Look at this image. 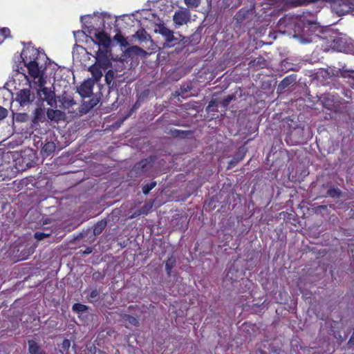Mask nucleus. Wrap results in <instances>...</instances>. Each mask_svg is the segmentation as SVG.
<instances>
[{"mask_svg":"<svg viewBox=\"0 0 354 354\" xmlns=\"http://www.w3.org/2000/svg\"><path fill=\"white\" fill-rule=\"evenodd\" d=\"M8 110L6 108L0 106V120L6 118L8 115Z\"/></svg>","mask_w":354,"mask_h":354,"instance_id":"ea45409f","label":"nucleus"},{"mask_svg":"<svg viewBox=\"0 0 354 354\" xmlns=\"http://www.w3.org/2000/svg\"><path fill=\"white\" fill-rule=\"evenodd\" d=\"M185 4L189 9H196L201 4V0H184Z\"/></svg>","mask_w":354,"mask_h":354,"instance_id":"c756f323","label":"nucleus"},{"mask_svg":"<svg viewBox=\"0 0 354 354\" xmlns=\"http://www.w3.org/2000/svg\"><path fill=\"white\" fill-rule=\"evenodd\" d=\"M339 10L337 12L339 15H344L351 10H354V0H340L339 3Z\"/></svg>","mask_w":354,"mask_h":354,"instance_id":"1a4fd4ad","label":"nucleus"},{"mask_svg":"<svg viewBox=\"0 0 354 354\" xmlns=\"http://www.w3.org/2000/svg\"><path fill=\"white\" fill-rule=\"evenodd\" d=\"M266 65V60L262 56H259L256 59H252L249 62V66L250 68H255L256 70L263 68Z\"/></svg>","mask_w":354,"mask_h":354,"instance_id":"2eb2a0df","label":"nucleus"},{"mask_svg":"<svg viewBox=\"0 0 354 354\" xmlns=\"http://www.w3.org/2000/svg\"><path fill=\"white\" fill-rule=\"evenodd\" d=\"M72 310L76 313L82 314L88 310V307L86 305L76 303L73 306Z\"/></svg>","mask_w":354,"mask_h":354,"instance_id":"a878e982","label":"nucleus"},{"mask_svg":"<svg viewBox=\"0 0 354 354\" xmlns=\"http://www.w3.org/2000/svg\"><path fill=\"white\" fill-rule=\"evenodd\" d=\"M88 350L91 354H96L97 348L94 345H93L88 348Z\"/></svg>","mask_w":354,"mask_h":354,"instance_id":"c03bdc74","label":"nucleus"},{"mask_svg":"<svg viewBox=\"0 0 354 354\" xmlns=\"http://www.w3.org/2000/svg\"><path fill=\"white\" fill-rule=\"evenodd\" d=\"M259 352L260 353V354H267L266 352H265L264 351H263L261 349H259Z\"/></svg>","mask_w":354,"mask_h":354,"instance_id":"de8ad7c7","label":"nucleus"},{"mask_svg":"<svg viewBox=\"0 0 354 354\" xmlns=\"http://www.w3.org/2000/svg\"><path fill=\"white\" fill-rule=\"evenodd\" d=\"M152 209V204H145L140 209L142 214L147 215Z\"/></svg>","mask_w":354,"mask_h":354,"instance_id":"4c0bfd02","label":"nucleus"},{"mask_svg":"<svg viewBox=\"0 0 354 354\" xmlns=\"http://www.w3.org/2000/svg\"><path fill=\"white\" fill-rule=\"evenodd\" d=\"M71 346V342L68 339H64L62 344V349L61 352L64 353V352H67Z\"/></svg>","mask_w":354,"mask_h":354,"instance_id":"e433bc0d","label":"nucleus"},{"mask_svg":"<svg viewBox=\"0 0 354 354\" xmlns=\"http://www.w3.org/2000/svg\"><path fill=\"white\" fill-rule=\"evenodd\" d=\"M241 15V10L238 12L237 16H239Z\"/></svg>","mask_w":354,"mask_h":354,"instance_id":"8fccbe9b","label":"nucleus"},{"mask_svg":"<svg viewBox=\"0 0 354 354\" xmlns=\"http://www.w3.org/2000/svg\"><path fill=\"white\" fill-rule=\"evenodd\" d=\"M35 99V95L31 93L30 88H23L19 90L16 95V101L21 106H26Z\"/></svg>","mask_w":354,"mask_h":354,"instance_id":"0eeeda50","label":"nucleus"},{"mask_svg":"<svg viewBox=\"0 0 354 354\" xmlns=\"http://www.w3.org/2000/svg\"><path fill=\"white\" fill-rule=\"evenodd\" d=\"M322 101L325 107L330 108L333 105V100H330V94H325L322 97Z\"/></svg>","mask_w":354,"mask_h":354,"instance_id":"7c9ffc66","label":"nucleus"},{"mask_svg":"<svg viewBox=\"0 0 354 354\" xmlns=\"http://www.w3.org/2000/svg\"><path fill=\"white\" fill-rule=\"evenodd\" d=\"M46 120L45 111L41 108H36L32 118V126L38 125L39 122H44Z\"/></svg>","mask_w":354,"mask_h":354,"instance_id":"9d476101","label":"nucleus"},{"mask_svg":"<svg viewBox=\"0 0 354 354\" xmlns=\"http://www.w3.org/2000/svg\"><path fill=\"white\" fill-rule=\"evenodd\" d=\"M46 116L50 121L59 122L62 117V112L57 109H48Z\"/></svg>","mask_w":354,"mask_h":354,"instance_id":"f3484780","label":"nucleus"},{"mask_svg":"<svg viewBox=\"0 0 354 354\" xmlns=\"http://www.w3.org/2000/svg\"><path fill=\"white\" fill-rule=\"evenodd\" d=\"M0 35L2 36L3 39L10 37V30L8 28L4 27L0 28Z\"/></svg>","mask_w":354,"mask_h":354,"instance_id":"f704fd0d","label":"nucleus"},{"mask_svg":"<svg viewBox=\"0 0 354 354\" xmlns=\"http://www.w3.org/2000/svg\"><path fill=\"white\" fill-rule=\"evenodd\" d=\"M174 134L176 136H184V135H187L189 133V132H187V131H180V130H175L174 131Z\"/></svg>","mask_w":354,"mask_h":354,"instance_id":"37998d69","label":"nucleus"},{"mask_svg":"<svg viewBox=\"0 0 354 354\" xmlns=\"http://www.w3.org/2000/svg\"><path fill=\"white\" fill-rule=\"evenodd\" d=\"M136 37L138 38V39L142 42V41H147L149 38V35L145 29L144 28H140L138 29L136 32Z\"/></svg>","mask_w":354,"mask_h":354,"instance_id":"5701e85b","label":"nucleus"},{"mask_svg":"<svg viewBox=\"0 0 354 354\" xmlns=\"http://www.w3.org/2000/svg\"><path fill=\"white\" fill-rule=\"evenodd\" d=\"M296 78L294 75H288L284 77L278 86V90L283 91L289 85L295 82Z\"/></svg>","mask_w":354,"mask_h":354,"instance_id":"6ab92c4d","label":"nucleus"},{"mask_svg":"<svg viewBox=\"0 0 354 354\" xmlns=\"http://www.w3.org/2000/svg\"><path fill=\"white\" fill-rule=\"evenodd\" d=\"M29 115L26 113H16L13 114V120L17 122H26L28 120Z\"/></svg>","mask_w":354,"mask_h":354,"instance_id":"393cba45","label":"nucleus"},{"mask_svg":"<svg viewBox=\"0 0 354 354\" xmlns=\"http://www.w3.org/2000/svg\"><path fill=\"white\" fill-rule=\"evenodd\" d=\"M95 37L97 41L98 46H103L105 49L109 47L110 44V38L108 35L104 31H99L95 34ZM100 46H98L99 48Z\"/></svg>","mask_w":354,"mask_h":354,"instance_id":"9b49d317","label":"nucleus"},{"mask_svg":"<svg viewBox=\"0 0 354 354\" xmlns=\"http://www.w3.org/2000/svg\"><path fill=\"white\" fill-rule=\"evenodd\" d=\"M102 70L103 69L101 67L96 65L95 64L91 65L88 68V71L91 72L93 77L92 79L95 80V82H98L102 77Z\"/></svg>","mask_w":354,"mask_h":354,"instance_id":"dca6fc26","label":"nucleus"},{"mask_svg":"<svg viewBox=\"0 0 354 354\" xmlns=\"http://www.w3.org/2000/svg\"><path fill=\"white\" fill-rule=\"evenodd\" d=\"M99 295V291L97 289H94L90 294V298L96 300V297Z\"/></svg>","mask_w":354,"mask_h":354,"instance_id":"79ce46f5","label":"nucleus"},{"mask_svg":"<svg viewBox=\"0 0 354 354\" xmlns=\"http://www.w3.org/2000/svg\"><path fill=\"white\" fill-rule=\"evenodd\" d=\"M236 98V96L234 95V94H232V95H227L226 97H225L222 102H221V105L223 108L226 109L231 101L235 100Z\"/></svg>","mask_w":354,"mask_h":354,"instance_id":"473e14b6","label":"nucleus"},{"mask_svg":"<svg viewBox=\"0 0 354 354\" xmlns=\"http://www.w3.org/2000/svg\"><path fill=\"white\" fill-rule=\"evenodd\" d=\"M217 106V102L216 100L214 99H212L209 101L208 105L206 107V111L207 112H212V111H217L215 107Z\"/></svg>","mask_w":354,"mask_h":354,"instance_id":"72a5a7b5","label":"nucleus"},{"mask_svg":"<svg viewBox=\"0 0 354 354\" xmlns=\"http://www.w3.org/2000/svg\"><path fill=\"white\" fill-rule=\"evenodd\" d=\"M121 317L126 324H129L131 326H139L140 323L137 317L126 313L121 315Z\"/></svg>","mask_w":354,"mask_h":354,"instance_id":"412c9836","label":"nucleus"},{"mask_svg":"<svg viewBox=\"0 0 354 354\" xmlns=\"http://www.w3.org/2000/svg\"><path fill=\"white\" fill-rule=\"evenodd\" d=\"M105 82L109 88H114L117 87V83L114 80V72L113 70L109 69L106 73Z\"/></svg>","mask_w":354,"mask_h":354,"instance_id":"a211bd4d","label":"nucleus"},{"mask_svg":"<svg viewBox=\"0 0 354 354\" xmlns=\"http://www.w3.org/2000/svg\"><path fill=\"white\" fill-rule=\"evenodd\" d=\"M131 308H133V306H131L129 307V310H130Z\"/></svg>","mask_w":354,"mask_h":354,"instance_id":"09e8293b","label":"nucleus"},{"mask_svg":"<svg viewBox=\"0 0 354 354\" xmlns=\"http://www.w3.org/2000/svg\"><path fill=\"white\" fill-rule=\"evenodd\" d=\"M92 252V249L91 248H87L86 250L84 252V254H90Z\"/></svg>","mask_w":354,"mask_h":354,"instance_id":"a18cd8bd","label":"nucleus"},{"mask_svg":"<svg viewBox=\"0 0 354 354\" xmlns=\"http://www.w3.org/2000/svg\"><path fill=\"white\" fill-rule=\"evenodd\" d=\"M45 55L41 54L35 48H27L21 52L22 61L28 69V74L33 79L39 78V86L45 84L43 77L42 66H39V59Z\"/></svg>","mask_w":354,"mask_h":354,"instance_id":"f257e3e1","label":"nucleus"},{"mask_svg":"<svg viewBox=\"0 0 354 354\" xmlns=\"http://www.w3.org/2000/svg\"><path fill=\"white\" fill-rule=\"evenodd\" d=\"M95 84V82L92 78L84 80L78 88L79 94L83 97H90L93 94Z\"/></svg>","mask_w":354,"mask_h":354,"instance_id":"6e6552de","label":"nucleus"},{"mask_svg":"<svg viewBox=\"0 0 354 354\" xmlns=\"http://www.w3.org/2000/svg\"><path fill=\"white\" fill-rule=\"evenodd\" d=\"M243 159V157L241 158H234L232 160H231L227 165V169H232L234 167L236 166V165L240 162Z\"/></svg>","mask_w":354,"mask_h":354,"instance_id":"c9c22d12","label":"nucleus"},{"mask_svg":"<svg viewBox=\"0 0 354 354\" xmlns=\"http://www.w3.org/2000/svg\"><path fill=\"white\" fill-rule=\"evenodd\" d=\"M55 150V145L53 142H47L42 147V152L46 156L50 155Z\"/></svg>","mask_w":354,"mask_h":354,"instance_id":"b1692460","label":"nucleus"},{"mask_svg":"<svg viewBox=\"0 0 354 354\" xmlns=\"http://www.w3.org/2000/svg\"><path fill=\"white\" fill-rule=\"evenodd\" d=\"M349 77H351L353 79H354V71H353L350 72Z\"/></svg>","mask_w":354,"mask_h":354,"instance_id":"49530a36","label":"nucleus"},{"mask_svg":"<svg viewBox=\"0 0 354 354\" xmlns=\"http://www.w3.org/2000/svg\"><path fill=\"white\" fill-rule=\"evenodd\" d=\"M28 352L30 354H46L38 343L34 339L28 340Z\"/></svg>","mask_w":354,"mask_h":354,"instance_id":"4468645a","label":"nucleus"},{"mask_svg":"<svg viewBox=\"0 0 354 354\" xmlns=\"http://www.w3.org/2000/svg\"><path fill=\"white\" fill-rule=\"evenodd\" d=\"M49 236H50V234H47V233H44V232H37L35 233V238L37 241H41V240L44 239L45 238L48 237Z\"/></svg>","mask_w":354,"mask_h":354,"instance_id":"58836bf2","label":"nucleus"},{"mask_svg":"<svg viewBox=\"0 0 354 354\" xmlns=\"http://www.w3.org/2000/svg\"><path fill=\"white\" fill-rule=\"evenodd\" d=\"M95 64L101 67L104 71L111 66V62L108 57L106 50H103L100 47L96 52L95 56Z\"/></svg>","mask_w":354,"mask_h":354,"instance_id":"39448f33","label":"nucleus"},{"mask_svg":"<svg viewBox=\"0 0 354 354\" xmlns=\"http://www.w3.org/2000/svg\"><path fill=\"white\" fill-rule=\"evenodd\" d=\"M41 88L38 91L39 95L42 98L43 101H46L48 105L52 107L57 106V100L55 93V87L52 86L51 88H48L43 86H39Z\"/></svg>","mask_w":354,"mask_h":354,"instance_id":"20e7f679","label":"nucleus"},{"mask_svg":"<svg viewBox=\"0 0 354 354\" xmlns=\"http://www.w3.org/2000/svg\"><path fill=\"white\" fill-rule=\"evenodd\" d=\"M291 17L287 15L281 17L278 21L279 27H284V28H288L291 27L290 24Z\"/></svg>","mask_w":354,"mask_h":354,"instance_id":"bb28decb","label":"nucleus"},{"mask_svg":"<svg viewBox=\"0 0 354 354\" xmlns=\"http://www.w3.org/2000/svg\"><path fill=\"white\" fill-rule=\"evenodd\" d=\"M191 13L188 8H181L175 12L173 21L177 26H183L190 21Z\"/></svg>","mask_w":354,"mask_h":354,"instance_id":"423d86ee","label":"nucleus"},{"mask_svg":"<svg viewBox=\"0 0 354 354\" xmlns=\"http://www.w3.org/2000/svg\"><path fill=\"white\" fill-rule=\"evenodd\" d=\"M105 273L104 271H95L92 274V280L95 282H100L104 279Z\"/></svg>","mask_w":354,"mask_h":354,"instance_id":"2f4dec72","label":"nucleus"},{"mask_svg":"<svg viewBox=\"0 0 354 354\" xmlns=\"http://www.w3.org/2000/svg\"><path fill=\"white\" fill-rule=\"evenodd\" d=\"M59 102L62 103V107L64 109H68L75 104L71 97L64 95L59 97Z\"/></svg>","mask_w":354,"mask_h":354,"instance_id":"aec40b11","label":"nucleus"},{"mask_svg":"<svg viewBox=\"0 0 354 354\" xmlns=\"http://www.w3.org/2000/svg\"><path fill=\"white\" fill-rule=\"evenodd\" d=\"M157 185L156 181L153 180L149 183H147L146 185H144L142 186V193L145 195L149 194L151 190H152Z\"/></svg>","mask_w":354,"mask_h":354,"instance_id":"cd10ccee","label":"nucleus"},{"mask_svg":"<svg viewBox=\"0 0 354 354\" xmlns=\"http://www.w3.org/2000/svg\"><path fill=\"white\" fill-rule=\"evenodd\" d=\"M226 278L227 279L231 280L232 282H236L239 279H243V272L232 266L227 272Z\"/></svg>","mask_w":354,"mask_h":354,"instance_id":"f8f14e48","label":"nucleus"},{"mask_svg":"<svg viewBox=\"0 0 354 354\" xmlns=\"http://www.w3.org/2000/svg\"><path fill=\"white\" fill-rule=\"evenodd\" d=\"M176 259L171 254L167 259L165 261V271L168 277L171 276L172 270L176 267Z\"/></svg>","mask_w":354,"mask_h":354,"instance_id":"ddd939ff","label":"nucleus"},{"mask_svg":"<svg viewBox=\"0 0 354 354\" xmlns=\"http://www.w3.org/2000/svg\"><path fill=\"white\" fill-rule=\"evenodd\" d=\"M157 32L165 37V42L163 44L164 48H171L178 44L179 41L174 37V32L165 25H159Z\"/></svg>","mask_w":354,"mask_h":354,"instance_id":"7ed1b4c3","label":"nucleus"},{"mask_svg":"<svg viewBox=\"0 0 354 354\" xmlns=\"http://www.w3.org/2000/svg\"><path fill=\"white\" fill-rule=\"evenodd\" d=\"M153 162V159L151 157L142 159L134 165L131 173H134L136 177L142 176L151 169Z\"/></svg>","mask_w":354,"mask_h":354,"instance_id":"f03ea898","label":"nucleus"},{"mask_svg":"<svg viewBox=\"0 0 354 354\" xmlns=\"http://www.w3.org/2000/svg\"><path fill=\"white\" fill-rule=\"evenodd\" d=\"M327 195L332 198H339L342 196V191L338 188L330 187L327 191Z\"/></svg>","mask_w":354,"mask_h":354,"instance_id":"c85d7f7f","label":"nucleus"},{"mask_svg":"<svg viewBox=\"0 0 354 354\" xmlns=\"http://www.w3.org/2000/svg\"><path fill=\"white\" fill-rule=\"evenodd\" d=\"M140 215H142V214L141 213V211L140 209H137L130 216H129V218L132 219V218H137L138 216H140Z\"/></svg>","mask_w":354,"mask_h":354,"instance_id":"a19ab883","label":"nucleus"},{"mask_svg":"<svg viewBox=\"0 0 354 354\" xmlns=\"http://www.w3.org/2000/svg\"><path fill=\"white\" fill-rule=\"evenodd\" d=\"M106 224L107 223L104 220H101L98 221L96 224H95L93 227L94 235L97 236L100 234L106 227Z\"/></svg>","mask_w":354,"mask_h":354,"instance_id":"4be33fe9","label":"nucleus"}]
</instances>
